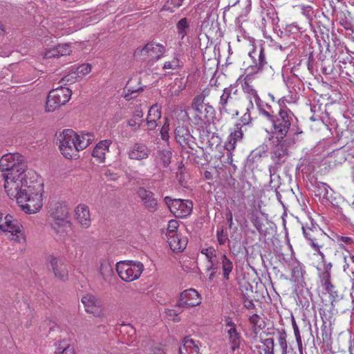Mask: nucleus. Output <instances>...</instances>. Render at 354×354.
<instances>
[{"label":"nucleus","instance_id":"1","mask_svg":"<svg viewBox=\"0 0 354 354\" xmlns=\"http://www.w3.org/2000/svg\"><path fill=\"white\" fill-rule=\"evenodd\" d=\"M0 171L3 173L5 191L13 193L15 186L27 180L32 171H28L24 157L19 153L4 154L0 159Z\"/></svg>","mask_w":354,"mask_h":354},{"label":"nucleus","instance_id":"2","mask_svg":"<svg viewBox=\"0 0 354 354\" xmlns=\"http://www.w3.org/2000/svg\"><path fill=\"white\" fill-rule=\"evenodd\" d=\"M13 193L6 191L7 195L11 199H15L21 209L26 214H35L41 208L42 193L44 192L43 184L39 182L27 180L15 186Z\"/></svg>","mask_w":354,"mask_h":354},{"label":"nucleus","instance_id":"3","mask_svg":"<svg viewBox=\"0 0 354 354\" xmlns=\"http://www.w3.org/2000/svg\"><path fill=\"white\" fill-rule=\"evenodd\" d=\"M56 137L61 153L68 159L77 157L78 152L86 149L95 139L91 133H77L70 129L57 133Z\"/></svg>","mask_w":354,"mask_h":354},{"label":"nucleus","instance_id":"4","mask_svg":"<svg viewBox=\"0 0 354 354\" xmlns=\"http://www.w3.org/2000/svg\"><path fill=\"white\" fill-rule=\"evenodd\" d=\"M68 207L64 203H50L47 221L53 232L60 238H64L71 228V223L68 220Z\"/></svg>","mask_w":354,"mask_h":354},{"label":"nucleus","instance_id":"5","mask_svg":"<svg viewBox=\"0 0 354 354\" xmlns=\"http://www.w3.org/2000/svg\"><path fill=\"white\" fill-rule=\"evenodd\" d=\"M295 115L289 109H279L278 113L271 120L272 137L277 140H282L287 138L290 131Z\"/></svg>","mask_w":354,"mask_h":354},{"label":"nucleus","instance_id":"6","mask_svg":"<svg viewBox=\"0 0 354 354\" xmlns=\"http://www.w3.org/2000/svg\"><path fill=\"white\" fill-rule=\"evenodd\" d=\"M4 233L10 239L15 242L25 241L20 222L10 214L3 216L0 213V233Z\"/></svg>","mask_w":354,"mask_h":354},{"label":"nucleus","instance_id":"7","mask_svg":"<svg viewBox=\"0 0 354 354\" xmlns=\"http://www.w3.org/2000/svg\"><path fill=\"white\" fill-rule=\"evenodd\" d=\"M165 51V46L162 44L149 42L142 48H137L135 54L138 59L151 66L163 57Z\"/></svg>","mask_w":354,"mask_h":354},{"label":"nucleus","instance_id":"8","mask_svg":"<svg viewBox=\"0 0 354 354\" xmlns=\"http://www.w3.org/2000/svg\"><path fill=\"white\" fill-rule=\"evenodd\" d=\"M115 269L122 281L131 282L140 277L144 270V266L137 261H121L116 263Z\"/></svg>","mask_w":354,"mask_h":354},{"label":"nucleus","instance_id":"9","mask_svg":"<svg viewBox=\"0 0 354 354\" xmlns=\"http://www.w3.org/2000/svg\"><path fill=\"white\" fill-rule=\"evenodd\" d=\"M71 91L66 87L60 86L50 91L45 104L46 112H53L69 101Z\"/></svg>","mask_w":354,"mask_h":354},{"label":"nucleus","instance_id":"10","mask_svg":"<svg viewBox=\"0 0 354 354\" xmlns=\"http://www.w3.org/2000/svg\"><path fill=\"white\" fill-rule=\"evenodd\" d=\"M248 55L252 59L253 64L247 68L245 71L246 73L255 75L268 67L271 68L266 60L264 48L262 45L259 47H254L252 50L249 52Z\"/></svg>","mask_w":354,"mask_h":354},{"label":"nucleus","instance_id":"11","mask_svg":"<svg viewBox=\"0 0 354 354\" xmlns=\"http://www.w3.org/2000/svg\"><path fill=\"white\" fill-rule=\"evenodd\" d=\"M164 201L170 211L177 218L187 217L193 209V203L189 200L173 199L169 196H165Z\"/></svg>","mask_w":354,"mask_h":354},{"label":"nucleus","instance_id":"12","mask_svg":"<svg viewBox=\"0 0 354 354\" xmlns=\"http://www.w3.org/2000/svg\"><path fill=\"white\" fill-rule=\"evenodd\" d=\"M303 234L309 241L310 246L315 251H319L322 245L319 243L321 237L324 236V232L319 226L313 221L310 223H306L302 226Z\"/></svg>","mask_w":354,"mask_h":354},{"label":"nucleus","instance_id":"13","mask_svg":"<svg viewBox=\"0 0 354 354\" xmlns=\"http://www.w3.org/2000/svg\"><path fill=\"white\" fill-rule=\"evenodd\" d=\"M277 144L272 149L271 158L274 163L272 165H280L285 162V157L288 155V147L295 143L294 138H287L282 140H277Z\"/></svg>","mask_w":354,"mask_h":354},{"label":"nucleus","instance_id":"14","mask_svg":"<svg viewBox=\"0 0 354 354\" xmlns=\"http://www.w3.org/2000/svg\"><path fill=\"white\" fill-rule=\"evenodd\" d=\"M255 75L248 73H246L243 80H241V77L239 78L241 88L243 92L247 95V98L249 100L250 103L248 106H250V108H254V103H256L261 100L257 91L252 84Z\"/></svg>","mask_w":354,"mask_h":354},{"label":"nucleus","instance_id":"15","mask_svg":"<svg viewBox=\"0 0 354 354\" xmlns=\"http://www.w3.org/2000/svg\"><path fill=\"white\" fill-rule=\"evenodd\" d=\"M225 322V332L230 348L232 347L233 350L240 348L243 339L241 333L238 331L236 325L230 318H227Z\"/></svg>","mask_w":354,"mask_h":354},{"label":"nucleus","instance_id":"16","mask_svg":"<svg viewBox=\"0 0 354 354\" xmlns=\"http://www.w3.org/2000/svg\"><path fill=\"white\" fill-rule=\"evenodd\" d=\"M201 303V298L199 293L193 288L187 289L181 292L180 299L176 307L191 308L198 306Z\"/></svg>","mask_w":354,"mask_h":354},{"label":"nucleus","instance_id":"17","mask_svg":"<svg viewBox=\"0 0 354 354\" xmlns=\"http://www.w3.org/2000/svg\"><path fill=\"white\" fill-rule=\"evenodd\" d=\"M84 306L85 310L93 314L96 317L102 315L101 301L95 296L91 294H86L81 299Z\"/></svg>","mask_w":354,"mask_h":354},{"label":"nucleus","instance_id":"18","mask_svg":"<svg viewBox=\"0 0 354 354\" xmlns=\"http://www.w3.org/2000/svg\"><path fill=\"white\" fill-rule=\"evenodd\" d=\"M151 153L150 148L143 142H137L128 149L127 155L129 159L135 160H145Z\"/></svg>","mask_w":354,"mask_h":354},{"label":"nucleus","instance_id":"19","mask_svg":"<svg viewBox=\"0 0 354 354\" xmlns=\"http://www.w3.org/2000/svg\"><path fill=\"white\" fill-rule=\"evenodd\" d=\"M175 138L181 146L194 149L196 145L195 138L191 134L189 129L185 126H178L175 129Z\"/></svg>","mask_w":354,"mask_h":354},{"label":"nucleus","instance_id":"20","mask_svg":"<svg viewBox=\"0 0 354 354\" xmlns=\"http://www.w3.org/2000/svg\"><path fill=\"white\" fill-rule=\"evenodd\" d=\"M137 195L145 207L149 211L155 212L157 209L158 201L152 192L144 187H139L137 190Z\"/></svg>","mask_w":354,"mask_h":354},{"label":"nucleus","instance_id":"21","mask_svg":"<svg viewBox=\"0 0 354 354\" xmlns=\"http://www.w3.org/2000/svg\"><path fill=\"white\" fill-rule=\"evenodd\" d=\"M171 156L172 152L169 148L158 149L152 155L156 166L159 168H167L171 163Z\"/></svg>","mask_w":354,"mask_h":354},{"label":"nucleus","instance_id":"22","mask_svg":"<svg viewBox=\"0 0 354 354\" xmlns=\"http://www.w3.org/2000/svg\"><path fill=\"white\" fill-rule=\"evenodd\" d=\"M75 217L79 224L84 228L91 225V214L88 207L85 204H80L75 209Z\"/></svg>","mask_w":354,"mask_h":354},{"label":"nucleus","instance_id":"23","mask_svg":"<svg viewBox=\"0 0 354 354\" xmlns=\"http://www.w3.org/2000/svg\"><path fill=\"white\" fill-rule=\"evenodd\" d=\"M48 263L53 270L55 277L61 281H66L68 279V270L66 267L61 263L57 258L50 257Z\"/></svg>","mask_w":354,"mask_h":354},{"label":"nucleus","instance_id":"24","mask_svg":"<svg viewBox=\"0 0 354 354\" xmlns=\"http://www.w3.org/2000/svg\"><path fill=\"white\" fill-rule=\"evenodd\" d=\"M112 142L110 140H103L100 141L93 150L92 156L96 158L99 162H104L105 156L109 151V147Z\"/></svg>","mask_w":354,"mask_h":354},{"label":"nucleus","instance_id":"25","mask_svg":"<svg viewBox=\"0 0 354 354\" xmlns=\"http://www.w3.org/2000/svg\"><path fill=\"white\" fill-rule=\"evenodd\" d=\"M161 118V107L155 104L152 105L148 112L146 122L148 130L152 131L158 126L157 121Z\"/></svg>","mask_w":354,"mask_h":354},{"label":"nucleus","instance_id":"26","mask_svg":"<svg viewBox=\"0 0 354 354\" xmlns=\"http://www.w3.org/2000/svg\"><path fill=\"white\" fill-rule=\"evenodd\" d=\"M168 244L174 252L183 251L187 244L185 237H181L177 232H171V235L167 236Z\"/></svg>","mask_w":354,"mask_h":354},{"label":"nucleus","instance_id":"27","mask_svg":"<svg viewBox=\"0 0 354 354\" xmlns=\"http://www.w3.org/2000/svg\"><path fill=\"white\" fill-rule=\"evenodd\" d=\"M243 137V130L242 127L236 125L234 130L230 133L227 138V142L225 143V149L228 151H232L238 142L241 141Z\"/></svg>","mask_w":354,"mask_h":354},{"label":"nucleus","instance_id":"28","mask_svg":"<svg viewBox=\"0 0 354 354\" xmlns=\"http://www.w3.org/2000/svg\"><path fill=\"white\" fill-rule=\"evenodd\" d=\"M291 280L295 283L302 285L304 283L305 266L298 261L291 263Z\"/></svg>","mask_w":354,"mask_h":354},{"label":"nucleus","instance_id":"29","mask_svg":"<svg viewBox=\"0 0 354 354\" xmlns=\"http://www.w3.org/2000/svg\"><path fill=\"white\" fill-rule=\"evenodd\" d=\"M233 88L232 86L226 87L223 89V93L220 97V100L218 102V110L221 114L228 113L230 112L227 108V104L231 103L233 100V97L232 96Z\"/></svg>","mask_w":354,"mask_h":354},{"label":"nucleus","instance_id":"30","mask_svg":"<svg viewBox=\"0 0 354 354\" xmlns=\"http://www.w3.org/2000/svg\"><path fill=\"white\" fill-rule=\"evenodd\" d=\"M198 351V342L189 337L184 338L183 344L179 348L180 354H196Z\"/></svg>","mask_w":354,"mask_h":354},{"label":"nucleus","instance_id":"31","mask_svg":"<svg viewBox=\"0 0 354 354\" xmlns=\"http://www.w3.org/2000/svg\"><path fill=\"white\" fill-rule=\"evenodd\" d=\"M279 169L277 165H270L268 168L270 178L269 187L274 191L279 189L281 185V177L278 174Z\"/></svg>","mask_w":354,"mask_h":354},{"label":"nucleus","instance_id":"32","mask_svg":"<svg viewBox=\"0 0 354 354\" xmlns=\"http://www.w3.org/2000/svg\"><path fill=\"white\" fill-rule=\"evenodd\" d=\"M201 254H204L208 261V266H207V271H216L218 268L217 264L215 261L216 257V250L213 247L203 248L201 251Z\"/></svg>","mask_w":354,"mask_h":354},{"label":"nucleus","instance_id":"33","mask_svg":"<svg viewBox=\"0 0 354 354\" xmlns=\"http://www.w3.org/2000/svg\"><path fill=\"white\" fill-rule=\"evenodd\" d=\"M54 354H75V350L66 340H59L55 343Z\"/></svg>","mask_w":354,"mask_h":354},{"label":"nucleus","instance_id":"34","mask_svg":"<svg viewBox=\"0 0 354 354\" xmlns=\"http://www.w3.org/2000/svg\"><path fill=\"white\" fill-rule=\"evenodd\" d=\"M333 268V263L331 262H324L322 263V272L320 277L323 283H326L328 288H332V283L330 282L331 277V269Z\"/></svg>","mask_w":354,"mask_h":354},{"label":"nucleus","instance_id":"35","mask_svg":"<svg viewBox=\"0 0 354 354\" xmlns=\"http://www.w3.org/2000/svg\"><path fill=\"white\" fill-rule=\"evenodd\" d=\"M259 114L266 118L270 122L275 115H273V111L271 109V106L268 104L264 103L261 100L255 103Z\"/></svg>","mask_w":354,"mask_h":354},{"label":"nucleus","instance_id":"36","mask_svg":"<svg viewBox=\"0 0 354 354\" xmlns=\"http://www.w3.org/2000/svg\"><path fill=\"white\" fill-rule=\"evenodd\" d=\"M221 259L222 265L223 277L225 279L228 280L230 274L232 272L234 268L233 263L225 254H223L221 256Z\"/></svg>","mask_w":354,"mask_h":354},{"label":"nucleus","instance_id":"37","mask_svg":"<svg viewBox=\"0 0 354 354\" xmlns=\"http://www.w3.org/2000/svg\"><path fill=\"white\" fill-rule=\"evenodd\" d=\"M99 272L104 279L111 277L113 274L112 263L107 259H102L100 261Z\"/></svg>","mask_w":354,"mask_h":354},{"label":"nucleus","instance_id":"38","mask_svg":"<svg viewBox=\"0 0 354 354\" xmlns=\"http://www.w3.org/2000/svg\"><path fill=\"white\" fill-rule=\"evenodd\" d=\"M182 66V63L176 57H174L171 60L166 61L164 62L162 68L166 73H171L172 71L178 70Z\"/></svg>","mask_w":354,"mask_h":354},{"label":"nucleus","instance_id":"39","mask_svg":"<svg viewBox=\"0 0 354 354\" xmlns=\"http://www.w3.org/2000/svg\"><path fill=\"white\" fill-rule=\"evenodd\" d=\"M189 28V22L185 17L179 20L176 24L177 33L182 39L187 35Z\"/></svg>","mask_w":354,"mask_h":354},{"label":"nucleus","instance_id":"40","mask_svg":"<svg viewBox=\"0 0 354 354\" xmlns=\"http://www.w3.org/2000/svg\"><path fill=\"white\" fill-rule=\"evenodd\" d=\"M349 270L354 277V254L348 252V255L344 257L343 271L346 272Z\"/></svg>","mask_w":354,"mask_h":354},{"label":"nucleus","instance_id":"41","mask_svg":"<svg viewBox=\"0 0 354 354\" xmlns=\"http://www.w3.org/2000/svg\"><path fill=\"white\" fill-rule=\"evenodd\" d=\"M331 157L334 158L333 163L335 165L342 164L347 158V153L345 149H339L331 153Z\"/></svg>","mask_w":354,"mask_h":354},{"label":"nucleus","instance_id":"42","mask_svg":"<svg viewBox=\"0 0 354 354\" xmlns=\"http://www.w3.org/2000/svg\"><path fill=\"white\" fill-rule=\"evenodd\" d=\"M286 333L284 330L279 331L278 335V343L281 354H287L288 344L286 342Z\"/></svg>","mask_w":354,"mask_h":354},{"label":"nucleus","instance_id":"43","mask_svg":"<svg viewBox=\"0 0 354 354\" xmlns=\"http://www.w3.org/2000/svg\"><path fill=\"white\" fill-rule=\"evenodd\" d=\"M204 116L203 119L204 120V123L205 122H210L213 120L215 117V110L214 108L210 105L209 103L205 104L204 106Z\"/></svg>","mask_w":354,"mask_h":354},{"label":"nucleus","instance_id":"44","mask_svg":"<svg viewBox=\"0 0 354 354\" xmlns=\"http://www.w3.org/2000/svg\"><path fill=\"white\" fill-rule=\"evenodd\" d=\"M264 354H274V342L272 338H266L262 341Z\"/></svg>","mask_w":354,"mask_h":354},{"label":"nucleus","instance_id":"45","mask_svg":"<svg viewBox=\"0 0 354 354\" xmlns=\"http://www.w3.org/2000/svg\"><path fill=\"white\" fill-rule=\"evenodd\" d=\"M183 0H167L166 3L162 6L161 10H167L171 12L174 11V8L181 6Z\"/></svg>","mask_w":354,"mask_h":354},{"label":"nucleus","instance_id":"46","mask_svg":"<svg viewBox=\"0 0 354 354\" xmlns=\"http://www.w3.org/2000/svg\"><path fill=\"white\" fill-rule=\"evenodd\" d=\"M250 220L259 232H261L262 230L263 223L261 221V218L257 211H253L250 214Z\"/></svg>","mask_w":354,"mask_h":354},{"label":"nucleus","instance_id":"47","mask_svg":"<svg viewBox=\"0 0 354 354\" xmlns=\"http://www.w3.org/2000/svg\"><path fill=\"white\" fill-rule=\"evenodd\" d=\"M331 190L330 187L325 183H319L317 187V192L323 198L328 199L329 191Z\"/></svg>","mask_w":354,"mask_h":354},{"label":"nucleus","instance_id":"48","mask_svg":"<svg viewBox=\"0 0 354 354\" xmlns=\"http://www.w3.org/2000/svg\"><path fill=\"white\" fill-rule=\"evenodd\" d=\"M169 123L167 121V119H165V122L163 124L161 129H160V136L161 139L165 141L167 145H169Z\"/></svg>","mask_w":354,"mask_h":354},{"label":"nucleus","instance_id":"49","mask_svg":"<svg viewBox=\"0 0 354 354\" xmlns=\"http://www.w3.org/2000/svg\"><path fill=\"white\" fill-rule=\"evenodd\" d=\"M253 109L254 108H250V106H248V107L246 109V112L241 118V124H236V125H239V127H242V129H243L246 125L249 124L252 121L250 110Z\"/></svg>","mask_w":354,"mask_h":354},{"label":"nucleus","instance_id":"50","mask_svg":"<svg viewBox=\"0 0 354 354\" xmlns=\"http://www.w3.org/2000/svg\"><path fill=\"white\" fill-rule=\"evenodd\" d=\"M92 66L90 64H83L77 68L76 72L79 77L84 76L91 73Z\"/></svg>","mask_w":354,"mask_h":354},{"label":"nucleus","instance_id":"51","mask_svg":"<svg viewBox=\"0 0 354 354\" xmlns=\"http://www.w3.org/2000/svg\"><path fill=\"white\" fill-rule=\"evenodd\" d=\"M250 323L252 325V327L257 329V328H261L262 320L261 317L257 314H252L249 315L248 317Z\"/></svg>","mask_w":354,"mask_h":354},{"label":"nucleus","instance_id":"52","mask_svg":"<svg viewBox=\"0 0 354 354\" xmlns=\"http://www.w3.org/2000/svg\"><path fill=\"white\" fill-rule=\"evenodd\" d=\"M56 46L57 51L59 52V57L68 55L72 51L71 46L68 44H62Z\"/></svg>","mask_w":354,"mask_h":354},{"label":"nucleus","instance_id":"53","mask_svg":"<svg viewBox=\"0 0 354 354\" xmlns=\"http://www.w3.org/2000/svg\"><path fill=\"white\" fill-rule=\"evenodd\" d=\"M196 112V116L194 117V124L197 125H201L204 124V120L203 119L202 115L203 113L204 107H192Z\"/></svg>","mask_w":354,"mask_h":354},{"label":"nucleus","instance_id":"54","mask_svg":"<svg viewBox=\"0 0 354 354\" xmlns=\"http://www.w3.org/2000/svg\"><path fill=\"white\" fill-rule=\"evenodd\" d=\"M337 242L339 243L341 248H342V244L344 243L346 245H351L354 244V239L351 236H346L342 235L336 236Z\"/></svg>","mask_w":354,"mask_h":354},{"label":"nucleus","instance_id":"55","mask_svg":"<svg viewBox=\"0 0 354 354\" xmlns=\"http://www.w3.org/2000/svg\"><path fill=\"white\" fill-rule=\"evenodd\" d=\"M44 57L46 59L59 57V52L57 51V46L46 49L44 53Z\"/></svg>","mask_w":354,"mask_h":354},{"label":"nucleus","instance_id":"56","mask_svg":"<svg viewBox=\"0 0 354 354\" xmlns=\"http://www.w3.org/2000/svg\"><path fill=\"white\" fill-rule=\"evenodd\" d=\"M216 238L220 245H224L228 239L227 234L223 228L217 229Z\"/></svg>","mask_w":354,"mask_h":354},{"label":"nucleus","instance_id":"57","mask_svg":"<svg viewBox=\"0 0 354 354\" xmlns=\"http://www.w3.org/2000/svg\"><path fill=\"white\" fill-rule=\"evenodd\" d=\"M179 225L176 220H170L168 222V226L167 229L166 236L171 235V232H177L176 230Z\"/></svg>","mask_w":354,"mask_h":354},{"label":"nucleus","instance_id":"58","mask_svg":"<svg viewBox=\"0 0 354 354\" xmlns=\"http://www.w3.org/2000/svg\"><path fill=\"white\" fill-rule=\"evenodd\" d=\"M339 24L342 27H344V28L346 30L349 31V32L348 33L349 35H352V34L353 33V29L352 28L351 23L348 20H347L346 18L341 19L339 21Z\"/></svg>","mask_w":354,"mask_h":354},{"label":"nucleus","instance_id":"59","mask_svg":"<svg viewBox=\"0 0 354 354\" xmlns=\"http://www.w3.org/2000/svg\"><path fill=\"white\" fill-rule=\"evenodd\" d=\"M205 104V100L197 95L194 97L192 100V107H204Z\"/></svg>","mask_w":354,"mask_h":354},{"label":"nucleus","instance_id":"60","mask_svg":"<svg viewBox=\"0 0 354 354\" xmlns=\"http://www.w3.org/2000/svg\"><path fill=\"white\" fill-rule=\"evenodd\" d=\"M301 13L306 16L308 19H310L313 15V7L310 6H301Z\"/></svg>","mask_w":354,"mask_h":354},{"label":"nucleus","instance_id":"61","mask_svg":"<svg viewBox=\"0 0 354 354\" xmlns=\"http://www.w3.org/2000/svg\"><path fill=\"white\" fill-rule=\"evenodd\" d=\"M324 286L325 287L326 290L331 295V296L333 297V300L338 298V292L337 290L335 289V287L332 284V288H328L327 285L324 283Z\"/></svg>","mask_w":354,"mask_h":354},{"label":"nucleus","instance_id":"62","mask_svg":"<svg viewBox=\"0 0 354 354\" xmlns=\"http://www.w3.org/2000/svg\"><path fill=\"white\" fill-rule=\"evenodd\" d=\"M127 124L129 127L134 128L135 131H137L140 129V123L138 122V120L136 118H131L127 121Z\"/></svg>","mask_w":354,"mask_h":354},{"label":"nucleus","instance_id":"63","mask_svg":"<svg viewBox=\"0 0 354 354\" xmlns=\"http://www.w3.org/2000/svg\"><path fill=\"white\" fill-rule=\"evenodd\" d=\"M103 174L107 180H115L118 178L117 174L111 172L109 169H106Z\"/></svg>","mask_w":354,"mask_h":354},{"label":"nucleus","instance_id":"64","mask_svg":"<svg viewBox=\"0 0 354 354\" xmlns=\"http://www.w3.org/2000/svg\"><path fill=\"white\" fill-rule=\"evenodd\" d=\"M290 103V100L287 97H282L278 101V104L280 106V109H288L286 107V104Z\"/></svg>","mask_w":354,"mask_h":354}]
</instances>
